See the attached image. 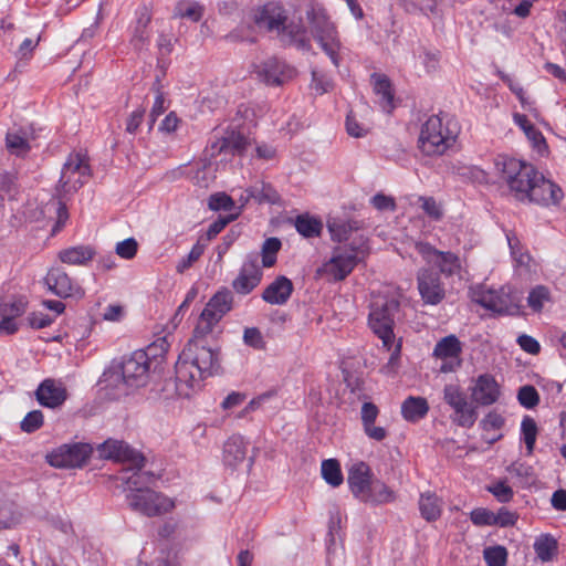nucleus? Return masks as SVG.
Wrapping results in <instances>:
<instances>
[{
	"instance_id": "f257e3e1",
	"label": "nucleus",
	"mask_w": 566,
	"mask_h": 566,
	"mask_svg": "<svg viewBox=\"0 0 566 566\" xmlns=\"http://www.w3.org/2000/svg\"><path fill=\"white\" fill-rule=\"evenodd\" d=\"M494 166L500 180L520 201L551 206L558 203L563 198L562 189L545 179L531 164L499 155L494 160Z\"/></svg>"
},
{
	"instance_id": "f03ea898",
	"label": "nucleus",
	"mask_w": 566,
	"mask_h": 566,
	"mask_svg": "<svg viewBox=\"0 0 566 566\" xmlns=\"http://www.w3.org/2000/svg\"><path fill=\"white\" fill-rule=\"evenodd\" d=\"M206 339L197 337L193 329L192 338L179 355L175 370L176 392L180 397H191L201 387V381L219 368L218 354L206 345Z\"/></svg>"
},
{
	"instance_id": "7ed1b4c3",
	"label": "nucleus",
	"mask_w": 566,
	"mask_h": 566,
	"mask_svg": "<svg viewBox=\"0 0 566 566\" xmlns=\"http://www.w3.org/2000/svg\"><path fill=\"white\" fill-rule=\"evenodd\" d=\"M155 475L148 471L134 472L125 479L129 506L146 516H159L174 510L175 501L146 485L151 484Z\"/></svg>"
},
{
	"instance_id": "20e7f679",
	"label": "nucleus",
	"mask_w": 566,
	"mask_h": 566,
	"mask_svg": "<svg viewBox=\"0 0 566 566\" xmlns=\"http://www.w3.org/2000/svg\"><path fill=\"white\" fill-rule=\"evenodd\" d=\"M307 28L322 51L329 57L335 67L343 60L344 45L336 24L331 20L323 4L310 0L304 8Z\"/></svg>"
},
{
	"instance_id": "39448f33",
	"label": "nucleus",
	"mask_w": 566,
	"mask_h": 566,
	"mask_svg": "<svg viewBox=\"0 0 566 566\" xmlns=\"http://www.w3.org/2000/svg\"><path fill=\"white\" fill-rule=\"evenodd\" d=\"M347 482L353 495L363 503L381 505L396 500L395 492L381 480L375 479L371 469L365 462L353 464Z\"/></svg>"
},
{
	"instance_id": "423d86ee",
	"label": "nucleus",
	"mask_w": 566,
	"mask_h": 566,
	"mask_svg": "<svg viewBox=\"0 0 566 566\" xmlns=\"http://www.w3.org/2000/svg\"><path fill=\"white\" fill-rule=\"evenodd\" d=\"M150 361L148 353L136 350L122 363L113 365L104 373V381L113 387L118 394H126L132 387H139L146 384Z\"/></svg>"
},
{
	"instance_id": "0eeeda50",
	"label": "nucleus",
	"mask_w": 566,
	"mask_h": 566,
	"mask_svg": "<svg viewBox=\"0 0 566 566\" xmlns=\"http://www.w3.org/2000/svg\"><path fill=\"white\" fill-rule=\"evenodd\" d=\"M253 20L260 29L276 32L283 41H289L298 49L311 48L307 30L302 25H285L286 14L279 3H268L259 8L253 14Z\"/></svg>"
},
{
	"instance_id": "6e6552de",
	"label": "nucleus",
	"mask_w": 566,
	"mask_h": 566,
	"mask_svg": "<svg viewBox=\"0 0 566 566\" xmlns=\"http://www.w3.org/2000/svg\"><path fill=\"white\" fill-rule=\"evenodd\" d=\"M459 126L449 116L432 115L421 126L419 147L426 155H441L453 145Z\"/></svg>"
},
{
	"instance_id": "1a4fd4ad",
	"label": "nucleus",
	"mask_w": 566,
	"mask_h": 566,
	"mask_svg": "<svg viewBox=\"0 0 566 566\" xmlns=\"http://www.w3.org/2000/svg\"><path fill=\"white\" fill-rule=\"evenodd\" d=\"M398 301L394 297L386 298L380 295L374 297L369 313V326L371 331L382 340L384 347L388 350L395 342L394 315L398 310Z\"/></svg>"
},
{
	"instance_id": "9d476101",
	"label": "nucleus",
	"mask_w": 566,
	"mask_h": 566,
	"mask_svg": "<svg viewBox=\"0 0 566 566\" xmlns=\"http://www.w3.org/2000/svg\"><path fill=\"white\" fill-rule=\"evenodd\" d=\"M360 247H337L333 250L331 258L317 268L315 275L328 282L345 280L359 262Z\"/></svg>"
},
{
	"instance_id": "9b49d317",
	"label": "nucleus",
	"mask_w": 566,
	"mask_h": 566,
	"mask_svg": "<svg viewBox=\"0 0 566 566\" xmlns=\"http://www.w3.org/2000/svg\"><path fill=\"white\" fill-rule=\"evenodd\" d=\"M233 295L227 290L218 291L206 304L196 324V336L212 335L221 318L232 310Z\"/></svg>"
},
{
	"instance_id": "f8f14e48",
	"label": "nucleus",
	"mask_w": 566,
	"mask_h": 566,
	"mask_svg": "<svg viewBox=\"0 0 566 566\" xmlns=\"http://www.w3.org/2000/svg\"><path fill=\"white\" fill-rule=\"evenodd\" d=\"M90 177V166L85 157L78 153L71 154L63 165L57 185L59 195L65 196L77 191Z\"/></svg>"
},
{
	"instance_id": "ddd939ff",
	"label": "nucleus",
	"mask_w": 566,
	"mask_h": 566,
	"mask_svg": "<svg viewBox=\"0 0 566 566\" xmlns=\"http://www.w3.org/2000/svg\"><path fill=\"white\" fill-rule=\"evenodd\" d=\"M443 400L448 403L453 413L451 419L460 427L471 428L476 419L478 412L472 402L468 401L462 389L454 384L446 385L443 388Z\"/></svg>"
},
{
	"instance_id": "4468645a",
	"label": "nucleus",
	"mask_w": 566,
	"mask_h": 566,
	"mask_svg": "<svg viewBox=\"0 0 566 566\" xmlns=\"http://www.w3.org/2000/svg\"><path fill=\"white\" fill-rule=\"evenodd\" d=\"M92 452L88 443H65L52 450L45 458L54 468H81L88 461Z\"/></svg>"
},
{
	"instance_id": "2eb2a0df",
	"label": "nucleus",
	"mask_w": 566,
	"mask_h": 566,
	"mask_svg": "<svg viewBox=\"0 0 566 566\" xmlns=\"http://www.w3.org/2000/svg\"><path fill=\"white\" fill-rule=\"evenodd\" d=\"M97 451L103 459L127 463V473L140 472L145 464L144 455L120 440L108 439L97 447Z\"/></svg>"
},
{
	"instance_id": "dca6fc26",
	"label": "nucleus",
	"mask_w": 566,
	"mask_h": 566,
	"mask_svg": "<svg viewBox=\"0 0 566 566\" xmlns=\"http://www.w3.org/2000/svg\"><path fill=\"white\" fill-rule=\"evenodd\" d=\"M475 301L496 314L515 315L520 312L518 297L509 287L483 290Z\"/></svg>"
},
{
	"instance_id": "f3484780",
	"label": "nucleus",
	"mask_w": 566,
	"mask_h": 566,
	"mask_svg": "<svg viewBox=\"0 0 566 566\" xmlns=\"http://www.w3.org/2000/svg\"><path fill=\"white\" fill-rule=\"evenodd\" d=\"M416 250L428 263L438 266L442 274L450 276L460 272L461 263L455 254L438 251L429 243L423 242H417Z\"/></svg>"
},
{
	"instance_id": "a211bd4d",
	"label": "nucleus",
	"mask_w": 566,
	"mask_h": 566,
	"mask_svg": "<svg viewBox=\"0 0 566 566\" xmlns=\"http://www.w3.org/2000/svg\"><path fill=\"white\" fill-rule=\"evenodd\" d=\"M418 291L426 304L437 305L446 296L444 286L440 281L439 273L421 269L417 275Z\"/></svg>"
},
{
	"instance_id": "6ab92c4d",
	"label": "nucleus",
	"mask_w": 566,
	"mask_h": 566,
	"mask_svg": "<svg viewBox=\"0 0 566 566\" xmlns=\"http://www.w3.org/2000/svg\"><path fill=\"white\" fill-rule=\"evenodd\" d=\"M266 85H281L294 75V70L276 59L253 65L252 71Z\"/></svg>"
},
{
	"instance_id": "aec40b11",
	"label": "nucleus",
	"mask_w": 566,
	"mask_h": 566,
	"mask_svg": "<svg viewBox=\"0 0 566 566\" xmlns=\"http://www.w3.org/2000/svg\"><path fill=\"white\" fill-rule=\"evenodd\" d=\"M470 392L473 402L480 406H490L500 399L501 388L492 375L483 374L474 379Z\"/></svg>"
},
{
	"instance_id": "412c9836",
	"label": "nucleus",
	"mask_w": 566,
	"mask_h": 566,
	"mask_svg": "<svg viewBox=\"0 0 566 566\" xmlns=\"http://www.w3.org/2000/svg\"><path fill=\"white\" fill-rule=\"evenodd\" d=\"M35 397L41 406L54 409L64 403L67 391L62 381L48 378L39 385Z\"/></svg>"
},
{
	"instance_id": "4be33fe9",
	"label": "nucleus",
	"mask_w": 566,
	"mask_h": 566,
	"mask_svg": "<svg viewBox=\"0 0 566 566\" xmlns=\"http://www.w3.org/2000/svg\"><path fill=\"white\" fill-rule=\"evenodd\" d=\"M262 271L256 258H249L242 264L238 276L232 282L233 290L239 294H249L261 282Z\"/></svg>"
},
{
	"instance_id": "5701e85b",
	"label": "nucleus",
	"mask_w": 566,
	"mask_h": 566,
	"mask_svg": "<svg viewBox=\"0 0 566 566\" xmlns=\"http://www.w3.org/2000/svg\"><path fill=\"white\" fill-rule=\"evenodd\" d=\"M45 284L52 293L60 297L82 296L84 294L81 287L60 268H52L48 272Z\"/></svg>"
},
{
	"instance_id": "b1692460",
	"label": "nucleus",
	"mask_w": 566,
	"mask_h": 566,
	"mask_svg": "<svg viewBox=\"0 0 566 566\" xmlns=\"http://www.w3.org/2000/svg\"><path fill=\"white\" fill-rule=\"evenodd\" d=\"M249 146L248 139L235 132H227L211 144V156L241 155Z\"/></svg>"
},
{
	"instance_id": "393cba45",
	"label": "nucleus",
	"mask_w": 566,
	"mask_h": 566,
	"mask_svg": "<svg viewBox=\"0 0 566 566\" xmlns=\"http://www.w3.org/2000/svg\"><path fill=\"white\" fill-rule=\"evenodd\" d=\"M34 135L29 129H13L7 133L6 147L11 155L24 157L32 148Z\"/></svg>"
},
{
	"instance_id": "a878e982",
	"label": "nucleus",
	"mask_w": 566,
	"mask_h": 566,
	"mask_svg": "<svg viewBox=\"0 0 566 566\" xmlns=\"http://www.w3.org/2000/svg\"><path fill=\"white\" fill-rule=\"evenodd\" d=\"M293 292V283L286 276L276 277L264 291L262 298L270 304L282 305Z\"/></svg>"
},
{
	"instance_id": "bb28decb",
	"label": "nucleus",
	"mask_w": 566,
	"mask_h": 566,
	"mask_svg": "<svg viewBox=\"0 0 566 566\" xmlns=\"http://www.w3.org/2000/svg\"><path fill=\"white\" fill-rule=\"evenodd\" d=\"M361 227L363 222L353 219L334 218L327 222L332 240L339 243L349 240Z\"/></svg>"
},
{
	"instance_id": "cd10ccee",
	"label": "nucleus",
	"mask_w": 566,
	"mask_h": 566,
	"mask_svg": "<svg viewBox=\"0 0 566 566\" xmlns=\"http://www.w3.org/2000/svg\"><path fill=\"white\" fill-rule=\"evenodd\" d=\"M248 443L241 436L230 437L223 447V461L229 467H235L245 460Z\"/></svg>"
},
{
	"instance_id": "c85d7f7f",
	"label": "nucleus",
	"mask_w": 566,
	"mask_h": 566,
	"mask_svg": "<svg viewBox=\"0 0 566 566\" xmlns=\"http://www.w3.org/2000/svg\"><path fill=\"white\" fill-rule=\"evenodd\" d=\"M250 199H255L258 202L275 203L279 201L280 196L271 185L261 182L248 188L245 195H241L239 201L241 206H244Z\"/></svg>"
},
{
	"instance_id": "c756f323",
	"label": "nucleus",
	"mask_w": 566,
	"mask_h": 566,
	"mask_svg": "<svg viewBox=\"0 0 566 566\" xmlns=\"http://www.w3.org/2000/svg\"><path fill=\"white\" fill-rule=\"evenodd\" d=\"M371 83L381 108L387 113L391 112L394 94L389 78L381 74H373Z\"/></svg>"
},
{
	"instance_id": "7c9ffc66",
	"label": "nucleus",
	"mask_w": 566,
	"mask_h": 566,
	"mask_svg": "<svg viewBox=\"0 0 566 566\" xmlns=\"http://www.w3.org/2000/svg\"><path fill=\"white\" fill-rule=\"evenodd\" d=\"M429 411V405L423 397H408L401 405L402 417L410 422H417L424 418Z\"/></svg>"
},
{
	"instance_id": "2f4dec72",
	"label": "nucleus",
	"mask_w": 566,
	"mask_h": 566,
	"mask_svg": "<svg viewBox=\"0 0 566 566\" xmlns=\"http://www.w3.org/2000/svg\"><path fill=\"white\" fill-rule=\"evenodd\" d=\"M419 511L426 521H437L442 513V500L436 493L429 491L421 493L419 499Z\"/></svg>"
},
{
	"instance_id": "473e14b6",
	"label": "nucleus",
	"mask_w": 566,
	"mask_h": 566,
	"mask_svg": "<svg viewBox=\"0 0 566 566\" xmlns=\"http://www.w3.org/2000/svg\"><path fill=\"white\" fill-rule=\"evenodd\" d=\"M95 251L90 245H76L59 252V259L70 265H84L93 259Z\"/></svg>"
},
{
	"instance_id": "72a5a7b5",
	"label": "nucleus",
	"mask_w": 566,
	"mask_h": 566,
	"mask_svg": "<svg viewBox=\"0 0 566 566\" xmlns=\"http://www.w3.org/2000/svg\"><path fill=\"white\" fill-rule=\"evenodd\" d=\"M461 353V344L454 335L443 337L434 347L433 355L441 359H454Z\"/></svg>"
},
{
	"instance_id": "f704fd0d",
	"label": "nucleus",
	"mask_w": 566,
	"mask_h": 566,
	"mask_svg": "<svg viewBox=\"0 0 566 566\" xmlns=\"http://www.w3.org/2000/svg\"><path fill=\"white\" fill-rule=\"evenodd\" d=\"M534 551L541 560H552L558 551L557 541L548 534L541 535L534 542Z\"/></svg>"
},
{
	"instance_id": "c9c22d12",
	"label": "nucleus",
	"mask_w": 566,
	"mask_h": 566,
	"mask_svg": "<svg viewBox=\"0 0 566 566\" xmlns=\"http://www.w3.org/2000/svg\"><path fill=\"white\" fill-rule=\"evenodd\" d=\"M506 239L515 264L531 271L533 259L530 253L523 249L520 240L514 234L510 233L506 234Z\"/></svg>"
},
{
	"instance_id": "e433bc0d",
	"label": "nucleus",
	"mask_w": 566,
	"mask_h": 566,
	"mask_svg": "<svg viewBox=\"0 0 566 566\" xmlns=\"http://www.w3.org/2000/svg\"><path fill=\"white\" fill-rule=\"evenodd\" d=\"M513 120L524 132L534 147L539 149L542 146H545V139L542 133L532 125L526 115L514 113Z\"/></svg>"
},
{
	"instance_id": "4c0bfd02",
	"label": "nucleus",
	"mask_w": 566,
	"mask_h": 566,
	"mask_svg": "<svg viewBox=\"0 0 566 566\" xmlns=\"http://www.w3.org/2000/svg\"><path fill=\"white\" fill-rule=\"evenodd\" d=\"M21 521V512L18 505L13 502L0 503V531L12 528Z\"/></svg>"
},
{
	"instance_id": "58836bf2",
	"label": "nucleus",
	"mask_w": 566,
	"mask_h": 566,
	"mask_svg": "<svg viewBox=\"0 0 566 566\" xmlns=\"http://www.w3.org/2000/svg\"><path fill=\"white\" fill-rule=\"evenodd\" d=\"M295 228L301 235L305 238H315L321 234L323 224L315 217L302 214L296 218Z\"/></svg>"
},
{
	"instance_id": "ea45409f",
	"label": "nucleus",
	"mask_w": 566,
	"mask_h": 566,
	"mask_svg": "<svg viewBox=\"0 0 566 566\" xmlns=\"http://www.w3.org/2000/svg\"><path fill=\"white\" fill-rule=\"evenodd\" d=\"M537 433L538 429L535 420L525 416L521 422V440L525 443L528 455L534 451Z\"/></svg>"
},
{
	"instance_id": "a19ab883",
	"label": "nucleus",
	"mask_w": 566,
	"mask_h": 566,
	"mask_svg": "<svg viewBox=\"0 0 566 566\" xmlns=\"http://www.w3.org/2000/svg\"><path fill=\"white\" fill-rule=\"evenodd\" d=\"M321 472L323 479L333 488L339 486L343 483V474L340 465L335 459H327L322 462Z\"/></svg>"
},
{
	"instance_id": "79ce46f5",
	"label": "nucleus",
	"mask_w": 566,
	"mask_h": 566,
	"mask_svg": "<svg viewBox=\"0 0 566 566\" xmlns=\"http://www.w3.org/2000/svg\"><path fill=\"white\" fill-rule=\"evenodd\" d=\"M551 301L549 290L544 285L532 289L527 296V304L534 312H541L545 303Z\"/></svg>"
},
{
	"instance_id": "37998d69",
	"label": "nucleus",
	"mask_w": 566,
	"mask_h": 566,
	"mask_svg": "<svg viewBox=\"0 0 566 566\" xmlns=\"http://www.w3.org/2000/svg\"><path fill=\"white\" fill-rule=\"evenodd\" d=\"M149 21L150 17L147 13H143L137 20L132 36V43L135 48L140 49L149 40V32L147 30Z\"/></svg>"
},
{
	"instance_id": "c03bdc74",
	"label": "nucleus",
	"mask_w": 566,
	"mask_h": 566,
	"mask_svg": "<svg viewBox=\"0 0 566 566\" xmlns=\"http://www.w3.org/2000/svg\"><path fill=\"white\" fill-rule=\"evenodd\" d=\"M346 130L349 136L360 138L369 133L370 125L359 120L355 112H349L346 118Z\"/></svg>"
},
{
	"instance_id": "a18cd8bd",
	"label": "nucleus",
	"mask_w": 566,
	"mask_h": 566,
	"mask_svg": "<svg viewBox=\"0 0 566 566\" xmlns=\"http://www.w3.org/2000/svg\"><path fill=\"white\" fill-rule=\"evenodd\" d=\"M281 249V241L277 238H269L262 245V264L271 268L276 262V254Z\"/></svg>"
},
{
	"instance_id": "49530a36",
	"label": "nucleus",
	"mask_w": 566,
	"mask_h": 566,
	"mask_svg": "<svg viewBox=\"0 0 566 566\" xmlns=\"http://www.w3.org/2000/svg\"><path fill=\"white\" fill-rule=\"evenodd\" d=\"M483 557L488 566H506L507 551L501 545L486 547Z\"/></svg>"
},
{
	"instance_id": "de8ad7c7",
	"label": "nucleus",
	"mask_w": 566,
	"mask_h": 566,
	"mask_svg": "<svg viewBox=\"0 0 566 566\" xmlns=\"http://www.w3.org/2000/svg\"><path fill=\"white\" fill-rule=\"evenodd\" d=\"M179 18H188L197 22L202 17V7L197 2L179 1L176 6V13Z\"/></svg>"
},
{
	"instance_id": "09e8293b",
	"label": "nucleus",
	"mask_w": 566,
	"mask_h": 566,
	"mask_svg": "<svg viewBox=\"0 0 566 566\" xmlns=\"http://www.w3.org/2000/svg\"><path fill=\"white\" fill-rule=\"evenodd\" d=\"M27 310V302L23 298H17L0 303V316L18 318Z\"/></svg>"
},
{
	"instance_id": "8fccbe9b",
	"label": "nucleus",
	"mask_w": 566,
	"mask_h": 566,
	"mask_svg": "<svg viewBox=\"0 0 566 566\" xmlns=\"http://www.w3.org/2000/svg\"><path fill=\"white\" fill-rule=\"evenodd\" d=\"M43 424V413L40 410H32L22 419L21 430L28 433L34 432Z\"/></svg>"
},
{
	"instance_id": "3c124183",
	"label": "nucleus",
	"mask_w": 566,
	"mask_h": 566,
	"mask_svg": "<svg viewBox=\"0 0 566 566\" xmlns=\"http://www.w3.org/2000/svg\"><path fill=\"white\" fill-rule=\"evenodd\" d=\"M419 202L420 207L429 218L438 221L443 217V209L441 205L432 197H420Z\"/></svg>"
},
{
	"instance_id": "603ef678",
	"label": "nucleus",
	"mask_w": 566,
	"mask_h": 566,
	"mask_svg": "<svg viewBox=\"0 0 566 566\" xmlns=\"http://www.w3.org/2000/svg\"><path fill=\"white\" fill-rule=\"evenodd\" d=\"M208 206L211 210H224L230 211L234 207L233 199L224 192H217L211 195L208 201Z\"/></svg>"
},
{
	"instance_id": "864d4df0",
	"label": "nucleus",
	"mask_w": 566,
	"mask_h": 566,
	"mask_svg": "<svg viewBox=\"0 0 566 566\" xmlns=\"http://www.w3.org/2000/svg\"><path fill=\"white\" fill-rule=\"evenodd\" d=\"M243 343L254 349H263L265 346L262 333L256 327H247L243 331Z\"/></svg>"
},
{
	"instance_id": "5fc2aeb1",
	"label": "nucleus",
	"mask_w": 566,
	"mask_h": 566,
	"mask_svg": "<svg viewBox=\"0 0 566 566\" xmlns=\"http://www.w3.org/2000/svg\"><path fill=\"white\" fill-rule=\"evenodd\" d=\"M470 520L476 526L495 525V515L483 507L472 510Z\"/></svg>"
},
{
	"instance_id": "6e6d98bb",
	"label": "nucleus",
	"mask_w": 566,
	"mask_h": 566,
	"mask_svg": "<svg viewBox=\"0 0 566 566\" xmlns=\"http://www.w3.org/2000/svg\"><path fill=\"white\" fill-rule=\"evenodd\" d=\"M517 399L523 407L530 409L538 403L539 397L533 386H523L518 390Z\"/></svg>"
},
{
	"instance_id": "4d7b16f0",
	"label": "nucleus",
	"mask_w": 566,
	"mask_h": 566,
	"mask_svg": "<svg viewBox=\"0 0 566 566\" xmlns=\"http://www.w3.org/2000/svg\"><path fill=\"white\" fill-rule=\"evenodd\" d=\"M488 491L502 503L511 501L514 494L512 488L503 481H499L492 485H489Z\"/></svg>"
},
{
	"instance_id": "13d9d810",
	"label": "nucleus",
	"mask_w": 566,
	"mask_h": 566,
	"mask_svg": "<svg viewBox=\"0 0 566 566\" xmlns=\"http://www.w3.org/2000/svg\"><path fill=\"white\" fill-rule=\"evenodd\" d=\"M137 241L134 238L125 239L116 244V253L126 260L133 259L137 253Z\"/></svg>"
},
{
	"instance_id": "bf43d9fd",
	"label": "nucleus",
	"mask_w": 566,
	"mask_h": 566,
	"mask_svg": "<svg viewBox=\"0 0 566 566\" xmlns=\"http://www.w3.org/2000/svg\"><path fill=\"white\" fill-rule=\"evenodd\" d=\"M312 85L317 93L324 94L333 88V81L329 76L322 74L317 71H313Z\"/></svg>"
},
{
	"instance_id": "052dcab7",
	"label": "nucleus",
	"mask_w": 566,
	"mask_h": 566,
	"mask_svg": "<svg viewBox=\"0 0 566 566\" xmlns=\"http://www.w3.org/2000/svg\"><path fill=\"white\" fill-rule=\"evenodd\" d=\"M503 424L504 418L495 411L489 412L481 421V427L485 432L497 431Z\"/></svg>"
},
{
	"instance_id": "680f3d73",
	"label": "nucleus",
	"mask_w": 566,
	"mask_h": 566,
	"mask_svg": "<svg viewBox=\"0 0 566 566\" xmlns=\"http://www.w3.org/2000/svg\"><path fill=\"white\" fill-rule=\"evenodd\" d=\"M203 253V247L199 243L195 244L188 255L184 258L177 265V271L182 273L190 268Z\"/></svg>"
},
{
	"instance_id": "e2e57ef3",
	"label": "nucleus",
	"mask_w": 566,
	"mask_h": 566,
	"mask_svg": "<svg viewBox=\"0 0 566 566\" xmlns=\"http://www.w3.org/2000/svg\"><path fill=\"white\" fill-rule=\"evenodd\" d=\"M370 202L373 207L379 211H394L396 209L395 199L384 193L375 195Z\"/></svg>"
},
{
	"instance_id": "0e129e2a",
	"label": "nucleus",
	"mask_w": 566,
	"mask_h": 566,
	"mask_svg": "<svg viewBox=\"0 0 566 566\" xmlns=\"http://www.w3.org/2000/svg\"><path fill=\"white\" fill-rule=\"evenodd\" d=\"M28 322L32 328H43L54 322V316L44 314L42 312H32L28 316Z\"/></svg>"
},
{
	"instance_id": "69168bd1",
	"label": "nucleus",
	"mask_w": 566,
	"mask_h": 566,
	"mask_svg": "<svg viewBox=\"0 0 566 566\" xmlns=\"http://www.w3.org/2000/svg\"><path fill=\"white\" fill-rule=\"evenodd\" d=\"M517 343H518L520 347L528 354L536 355L541 350L539 343L534 337H532L530 335L523 334V335L518 336Z\"/></svg>"
},
{
	"instance_id": "338daca9",
	"label": "nucleus",
	"mask_w": 566,
	"mask_h": 566,
	"mask_svg": "<svg viewBox=\"0 0 566 566\" xmlns=\"http://www.w3.org/2000/svg\"><path fill=\"white\" fill-rule=\"evenodd\" d=\"M144 113L145 111L143 108H137L129 115L126 123V130L129 134H135L137 132L143 122Z\"/></svg>"
},
{
	"instance_id": "774afa93",
	"label": "nucleus",
	"mask_w": 566,
	"mask_h": 566,
	"mask_svg": "<svg viewBox=\"0 0 566 566\" xmlns=\"http://www.w3.org/2000/svg\"><path fill=\"white\" fill-rule=\"evenodd\" d=\"M378 416V408L371 402H365L361 407L363 424L367 426L374 423Z\"/></svg>"
}]
</instances>
